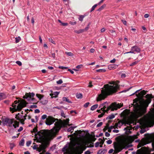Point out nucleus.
<instances>
[{
	"label": "nucleus",
	"instance_id": "f257e3e1",
	"mask_svg": "<svg viewBox=\"0 0 154 154\" xmlns=\"http://www.w3.org/2000/svg\"><path fill=\"white\" fill-rule=\"evenodd\" d=\"M146 97L147 98L146 100L143 99L141 101L134 100L133 114L135 118H137L146 112V108L151 102V98H152L153 97L148 94L146 95Z\"/></svg>",
	"mask_w": 154,
	"mask_h": 154
},
{
	"label": "nucleus",
	"instance_id": "f03ea898",
	"mask_svg": "<svg viewBox=\"0 0 154 154\" xmlns=\"http://www.w3.org/2000/svg\"><path fill=\"white\" fill-rule=\"evenodd\" d=\"M51 130H42L38 131L35 135L34 141L36 142H40L42 143L40 146L39 152L42 151V152H45V149L47 147V144L45 143L47 142L49 137H53L56 135L51 134Z\"/></svg>",
	"mask_w": 154,
	"mask_h": 154
},
{
	"label": "nucleus",
	"instance_id": "7ed1b4c3",
	"mask_svg": "<svg viewBox=\"0 0 154 154\" xmlns=\"http://www.w3.org/2000/svg\"><path fill=\"white\" fill-rule=\"evenodd\" d=\"M109 84L113 85H109V84H106L104 85L103 88L101 90V94H98L97 98V101L104 100L108 95L116 92L117 90L119 88V85L115 84L114 82H110Z\"/></svg>",
	"mask_w": 154,
	"mask_h": 154
},
{
	"label": "nucleus",
	"instance_id": "20e7f679",
	"mask_svg": "<svg viewBox=\"0 0 154 154\" xmlns=\"http://www.w3.org/2000/svg\"><path fill=\"white\" fill-rule=\"evenodd\" d=\"M79 144L76 141H73L69 145H66L63 148V151H66L67 153H72L76 151V154H81L82 151L79 149Z\"/></svg>",
	"mask_w": 154,
	"mask_h": 154
},
{
	"label": "nucleus",
	"instance_id": "39448f33",
	"mask_svg": "<svg viewBox=\"0 0 154 154\" xmlns=\"http://www.w3.org/2000/svg\"><path fill=\"white\" fill-rule=\"evenodd\" d=\"M69 121V119H66L63 122L61 121H57L54 124L55 126L51 130V134L54 135H56L61 127H64L68 125Z\"/></svg>",
	"mask_w": 154,
	"mask_h": 154
},
{
	"label": "nucleus",
	"instance_id": "423d86ee",
	"mask_svg": "<svg viewBox=\"0 0 154 154\" xmlns=\"http://www.w3.org/2000/svg\"><path fill=\"white\" fill-rule=\"evenodd\" d=\"M106 103V102H105L100 104V108L103 106V107L101 108L100 109L102 110L103 111L105 112H108V111L110 110L112 111L116 110L123 106L122 104L117 103L116 102H114L111 103L109 106H107L105 105V104Z\"/></svg>",
	"mask_w": 154,
	"mask_h": 154
},
{
	"label": "nucleus",
	"instance_id": "0eeeda50",
	"mask_svg": "<svg viewBox=\"0 0 154 154\" xmlns=\"http://www.w3.org/2000/svg\"><path fill=\"white\" fill-rule=\"evenodd\" d=\"M14 103H13L12 105L13 108H10V110L12 111V112L17 111H20L22 108L26 106L27 104L26 102L24 100L21 101L17 106L15 104H16L17 103V100L14 101Z\"/></svg>",
	"mask_w": 154,
	"mask_h": 154
},
{
	"label": "nucleus",
	"instance_id": "6e6552de",
	"mask_svg": "<svg viewBox=\"0 0 154 154\" xmlns=\"http://www.w3.org/2000/svg\"><path fill=\"white\" fill-rule=\"evenodd\" d=\"M3 122L5 125L14 128L18 127L19 125V122L14 119L6 118L3 120Z\"/></svg>",
	"mask_w": 154,
	"mask_h": 154
},
{
	"label": "nucleus",
	"instance_id": "1a4fd4ad",
	"mask_svg": "<svg viewBox=\"0 0 154 154\" xmlns=\"http://www.w3.org/2000/svg\"><path fill=\"white\" fill-rule=\"evenodd\" d=\"M58 120L57 119H55L51 116H48L46 118L45 123L48 125H50L53 124L56 120Z\"/></svg>",
	"mask_w": 154,
	"mask_h": 154
},
{
	"label": "nucleus",
	"instance_id": "9d476101",
	"mask_svg": "<svg viewBox=\"0 0 154 154\" xmlns=\"http://www.w3.org/2000/svg\"><path fill=\"white\" fill-rule=\"evenodd\" d=\"M35 95V94L34 93H26L25 95L23 97V98L25 99H26L29 101V102H31L33 98V97Z\"/></svg>",
	"mask_w": 154,
	"mask_h": 154
},
{
	"label": "nucleus",
	"instance_id": "9b49d317",
	"mask_svg": "<svg viewBox=\"0 0 154 154\" xmlns=\"http://www.w3.org/2000/svg\"><path fill=\"white\" fill-rule=\"evenodd\" d=\"M26 116H23L22 115L18 113L17 115H16L15 118L17 120L20 121L21 124H24V122L26 119Z\"/></svg>",
	"mask_w": 154,
	"mask_h": 154
},
{
	"label": "nucleus",
	"instance_id": "f8f14e48",
	"mask_svg": "<svg viewBox=\"0 0 154 154\" xmlns=\"http://www.w3.org/2000/svg\"><path fill=\"white\" fill-rule=\"evenodd\" d=\"M26 116H23L22 115L18 113L17 115H16L15 118L17 120L20 121L21 124H24V122L26 119Z\"/></svg>",
	"mask_w": 154,
	"mask_h": 154
},
{
	"label": "nucleus",
	"instance_id": "ddd939ff",
	"mask_svg": "<svg viewBox=\"0 0 154 154\" xmlns=\"http://www.w3.org/2000/svg\"><path fill=\"white\" fill-rule=\"evenodd\" d=\"M124 124L130 125L129 122L126 120H120L117 123L115 124L116 127L117 128H120L121 126L122 125Z\"/></svg>",
	"mask_w": 154,
	"mask_h": 154
},
{
	"label": "nucleus",
	"instance_id": "4468645a",
	"mask_svg": "<svg viewBox=\"0 0 154 154\" xmlns=\"http://www.w3.org/2000/svg\"><path fill=\"white\" fill-rule=\"evenodd\" d=\"M116 153H117L121 151L123 149L122 145L120 144L116 143L114 145Z\"/></svg>",
	"mask_w": 154,
	"mask_h": 154
},
{
	"label": "nucleus",
	"instance_id": "2eb2a0df",
	"mask_svg": "<svg viewBox=\"0 0 154 154\" xmlns=\"http://www.w3.org/2000/svg\"><path fill=\"white\" fill-rule=\"evenodd\" d=\"M146 94V92L144 91L143 90L141 91L140 93H139L138 94H136V96L139 98H142L143 96Z\"/></svg>",
	"mask_w": 154,
	"mask_h": 154
},
{
	"label": "nucleus",
	"instance_id": "dca6fc26",
	"mask_svg": "<svg viewBox=\"0 0 154 154\" xmlns=\"http://www.w3.org/2000/svg\"><path fill=\"white\" fill-rule=\"evenodd\" d=\"M103 107V106L102 107ZM102 107H101L100 108V107H99V108L100 109L97 110V112H98L101 113L98 116V117L99 118H101V117H102L106 112L107 113L108 112H105V111H103L102 110L100 109Z\"/></svg>",
	"mask_w": 154,
	"mask_h": 154
},
{
	"label": "nucleus",
	"instance_id": "f3484780",
	"mask_svg": "<svg viewBox=\"0 0 154 154\" xmlns=\"http://www.w3.org/2000/svg\"><path fill=\"white\" fill-rule=\"evenodd\" d=\"M131 50L137 52H139L140 51V48L137 46H134L132 47L131 48Z\"/></svg>",
	"mask_w": 154,
	"mask_h": 154
},
{
	"label": "nucleus",
	"instance_id": "a211bd4d",
	"mask_svg": "<svg viewBox=\"0 0 154 154\" xmlns=\"http://www.w3.org/2000/svg\"><path fill=\"white\" fill-rule=\"evenodd\" d=\"M132 129V127L128 126L126 128H125L124 130H126V133L127 134H130L131 133V130Z\"/></svg>",
	"mask_w": 154,
	"mask_h": 154
},
{
	"label": "nucleus",
	"instance_id": "6ab92c4d",
	"mask_svg": "<svg viewBox=\"0 0 154 154\" xmlns=\"http://www.w3.org/2000/svg\"><path fill=\"white\" fill-rule=\"evenodd\" d=\"M131 112L128 109L124 110L122 113V115L125 117H126L128 116Z\"/></svg>",
	"mask_w": 154,
	"mask_h": 154
},
{
	"label": "nucleus",
	"instance_id": "aec40b11",
	"mask_svg": "<svg viewBox=\"0 0 154 154\" xmlns=\"http://www.w3.org/2000/svg\"><path fill=\"white\" fill-rule=\"evenodd\" d=\"M118 65L117 64H112L108 66V69H109L111 70L112 69H114L118 67Z\"/></svg>",
	"mask_w": 154,
	"mask_h": 154
},
{
	"label": "nucleus",
	"instance_id": "412c9836",
	"mask_svg": "<svg viewBox=\"0 0 154 154\" xmlns=\"http://www.w3.org/2000/svg\"><path fill=\"white\" fill-rule=\"evenodd\" d=\"M59 92L57 91L54 92L53 93H51L50 94V95L51 96V98L57 97L58 95L59 94Z\"/></svg>",
	"mask_w": 154,
	"mask_h": 154
},
{
	"label": "nucleus",
	"instance_id": "4be33fe9",
	"mask_svg": "<svg viewBox=\"0 0 154 154\" xmlns=\"http://www.w3.org/2000/svg\"><path fill=\"white\" fill-rule=\"evenodd\" d=\"M6 96L5 94L3 93H0V100H2L6 98Z\"/></svg>",
	"mask_w": 154,
	"mask_h": 154
},
{
	"label": "nucleus",
	"instance_id": "5701e85b",
	"mask_svg": "<svg viewBox=\"0 0 154 154\" xmlns=\"http://www.w3.org/2000/svg\"><path fill=\"white\" fill-rule=\"evenodd\" d=\"M106 152V149H100L98 152V154H104Z\"/></svg>",
	"mask_w": 154,
	"mask_h": 154
},
{
	"label": "nucleus",
	"instance_id": "b1692460",
	"mask_svg": "<svg viewBox=\"0 0 154 154\" xmlns=\"http://www.w3.org/2000/svg\"><path fill=\"white\" fill-rule=\"evenodd\" d=\"M85 31L84 29H80L79 30H75V32L77 34H79Z\"/></svg>",
	"mask_w": 154,
	"mask_h": 154
},
{
	"label": "nucleus",
	"instance_id": "393cba45",
	"mask_svg": "<svg viewBox=\"0 0 154 154\" xmlns=\"http://www.w3.org/2000/svg\"><path fill=\"white\" fill-rule=\"evenodd\" d=\"M98 106V105L97 104H95L92 106L91 108V110H94L96 109Z\"/></svg>",
	"mask_w": 154,
	"mask_h": 154
},
{
	"label": "nucleus",
	"instance_id": "a878e982",
	"mask_svg": "<svg viewBox=\"0 0 154 154\" xmlns=\"http://www.w3.org/2000/svg\"><path fill=\"white\" fill-rule=\"evenodd\" d=\"M62 100L63 101H66L67 102L69 103H72V102L71 101H69V99H68L67 98H66V97H63L62 98Z\"/></svg>",
	"mask_w": 154,
	"mask_h": 154
},
{
	"label": "nucleus",
	"instance_id": "bb28decb",
	"mask_svg": "<svg viewBox=\"0 0 154 154\" xmlns=\"http://www.w3.org/2000/svg\"><path fill=\"white\" fill-rule=\"evenodd\" d=\"M115 117V115L113 114H112L111 115H109L108 117H107L106 118L107 119H112L114 118Z\"/></svg>",
	"mask_w": 154,
	"mask_h": 154
},
{
	"label": "nucleus",
	"instance_id": "cd10ccee",
	"mask_svg": "<svg viewBox=\"0 0 154 154\" xmlns=\"http://www.w3.org/2000/svg\"><path fill=\"white\" fill-rule=\"evenodd\" d=\"M36 96L40 100H41L42 98L44 96L42 95H41L40 94H36Z\"/></svg>",
	"mask_w": 154,
	"mask_h": 154
},
{
	"label": "nucleus",
	"instance_id": "c85d7f7f",
	"mask_svg": "<svg viewBox=\"0 0 154 154\" xmlns=\"http://www.w3.org/2000/svg\"><path fill=\"white\" fill-rule=\"evenodd\" d=\"M139 60H137L136 61L133 63H131L130 65V66H134L136 65L139 62Z\"/></svg>",
	"mask_w": 154,
	"mask_h": 154
},
{
	"label": "nucleus",
	"instance_id": "c756f323",
	"mask_svg": "<svg viewBox=\"0 0 154 154\" xmlns=\"http://www.w3.org/2000/svg\"><path fill=\"white\" fill-rule=\"evenodd\" d=\"M24 139H22L21 140L19 143V145L21 146H23L24 145Z\"/></svg>",
	"mask_w": 154,
	"mask_h": 154
},
{
	"label": "nucleus",
	"instance_id": "7c9ffc66",
	"mask_svg": "<svg viewBox=\"0 0 154 154\" xmlns=\"http://www.w3.org/2000/svg\"><path fill=\"white\" fill-rule=\"evenodd\" d=\"M85 16L82 15H79V20L82 21L83 20V19L85 17Z\"/></svg>",
	"mask_w": 154,
	"mask_h": 154
},
{
	"label": "nucleus",
	"instance_id": "2f4dec72",
	"mask_svg": "<svg viewBox=\"0 0 154 154\" xmlns=\"http://www.w3.org/2000/svg\"><path fill=\"white\" fill-rule=\"evenodd\" d=\"M15 42L16 43H17L19 42L21 40V38L20 37L18 36L17 37H16L15 38Z\"/></svg>",
	"mask_w": 154,
	"mask_h": 154
},
{
	"label": "nucleus",
	"instance_id": "473e14b6",
	"mask_svg": "<svg viewBox=\"0 0 154 154\" xmlns=\"http://www.w3.org/2000/svg\"><path fill=\"white\" fill-rule=\"evenodd\" d=\"M82 94H78L76 95V97L78 99L81 98L82 97Z\"/></svg>",
	"mask_w": 154,
	"mask_h": 154
},
{
	"label": "nucleus",
	"instance_id": "72a5a7b5",
	"mask_svg": "<svg viewBox=\"0 0 154 154\" xmlns=\"http://www.w3.org/2000/svg\"><path fill=\"white\" fill-rule=\"evenodd\" d=\"M136 154H146V153L140 150H138Z\"/></svg>",
	"mask_w": 154,
	"mask_h": 154
},
{
	"label": "nucleus",
	"instance_id": "f704fd0d",
	"mask_svg": "<svg viewBox=\"0 0 154 154\" xmlns=\"http://www.w3.org/2000/svg\"><path fill=\"white\" fill-rule=\"evenodd\" d=\"M96 71L97 72H106V70L105 69H102L97 70Z\"/></svg>",
	"mask_w": 154,
	"mask_h": 154
},
{
	"label": "nucleus",
	"instance_id": "c9c22d12",
	"mask_svg": "<svg viewBox=\"0 0 154 154\" xmlns=\"http://www.w3.org/2000/svg\"><path fill=\"white\" fill-rule=\"evenodd\" d=\"M74 130V128L72 127H71L69 128L68 130L67 131L68 132H72Z\"/></svg>",
	"mask_w": 154,
	"mask_h": 154
},
{
	"label": "nucleus",
	"instance_id": "e433bc0d",
	"mask_svg": "<svg viewBox=\"0 0 154 154\" xmlns=\"http://www.w3.org/2000/svg\"><path fill=\"white\" fill-rule=\"evenodd\" d=\"M90 24H91V23H89L88 24L87 26L85 28V29H84L85 30V31H87L88 29L89 28L90 25Z\"/></svg>",
	"mask_w": 154,
	"mask_h": 154
},
{
	"label": "nucleus",
	"instance_id": "4c0bfd02",
	"mask_svg": "<svg viewBox=\"0 0 154 154\" xmlns=\"http://www.w3.org/2000/svg\"><path fill=\"white\" fill-rule=\"evenodd\" d=\"M106 6V5H102L98 9V11H101V10H103V8H105Z\"/></svg>",
	"mask_w": 154,
	"mask_h": 154
},
{
	"label": "nucleus",
	"instance_id": "58836bf2",
	"mask_svg": "<svg viewBox=\"0 0 154 154\" xmlns=\"http://www.w3.org/2000/svg\"><path fill=\"white\" fill-rule=\"evenodd\" d=\"M65 53L69 56H72L73 55V54L71 52H66Z\"/></svg>",
	"mask_w": 154,
	"mask_h": 154
},
{
	"label": "nucleus",
	"instance_id": "ea45409f",
	"mask_svg": "<svg viewBox=\"0 0 154 154\" xmlns=\"http://www.w3.org/2000/svg\"><path fill=\"white\" fill-rule=\"evenodd\" d=\"M97 5L95 4V5H94L93 6V7H92L91 9V12H92L93 10H94L95 8L97 7Z\"/></svg>",
	"mask_w": 154,
	"mask_h": 154
},
{
	"label": "nucleus",
	"instance_id": "a19ab883",
	"mask_svg": "<svg viewBox=\"0 0 154 154\" xmlns=\"http://www.w3.org/2000/svg\"><path fill=\"white\" fill-rule=\"evenodd\" d=\"M47 116L46 115H43L42 116V119L43 120L45 119H46V118H47Z\"/></svg>",
	"mask_w": 154,
	"mask_h": 154
},
{
	"label": "nucleus",
	"instance_id": "79ce46f5",
	"mask_svg": "<svg viewBox=\"0 0 154 154\" xmlns=\"http://www.w3.org/2000/svg\"><path fill=\"white\" fill-rule=\"evenodd\" d=\"M63 83V81L62 79H60L57 82V83L58 84H60Z\"/></svg>",
	"mask_w": 154,
	"mask_h": 154
},
{
	"label": "nucleus",
	"instance_id": "37998d69",
	"mask_svg": "<svg viewBox=\"0 0 154 154\" xmlns=\"http://www.w3.org/2000/svg\"><path fill=\"white\" fill-rule=\"evenodd\" d=\"M69 23L72 25H74L76 24V22L70 21Z\"/></svg>",
	"mask_w": 154,
	"mask_h": 154
},
{
	"label": "nucleus",
	"instance_id": "c03bdc74",
	"mask_svg": "<svg viewBox=\"0 0 154 154\" xmlns=\"http://www.w3.org/2000/svg\"><path fill=\"white\" fill-rule=\"evenodd\" d=\"M33 149H37V150L38 151L39 150V148L37 147V146H33Z\"/></svg>",
	"mask_w": 154,
	"mask_h": 154
},
{
	"label": "nucleus",
	"instance_id": "a18cd8bd",
	"mask_svg": "<svg viewBox=\"0 0 154 154\" xmlns=\"http://www.w3.org/2000/svg\"><path fill=\"white\" fill-rule=\"evenodd\" d=\"M48 40L49 42H51L52 43L54 44H55L54 43V42L53 41V40L51 38H49Z\"/></svg>",
	"mask_w": 154,
	"mask_h": 154
},
{
	"label": "nucleus",
	"instance_id": "49530a36",
	"mask_svg": "<svg viewBox=\"0 0 154 154\" xmlns=\"http://www.w3.org/2000/svg\"><path fill=\"white\" fill-rule=\"evenodd\" d=\"M61 25L63 26H67L68 25V23H62L61 24Z\"/></svg>",
	"mask_w": 154,
	"mask_h": 154
},
{
	"label": "nucleus",
	"instance_id": "de8ad7c7",
	"mask_svg": "<svg viewBox=\"0 0 154 154\" xmlns=\"http://www.w3.org/2000/svg\"><path fill=\"white\" fill-rule=\"evenodd\" d=\"M59 68H60V69H66L67 68H68L67 67H64V66H59Z\"/></svg>",
	"mask_w": 154,
	"mask_h": 154
},
{
	"label": "nucleus",
	"instance_id": "09e8293b",
	"mask_svg": "<svg viewBox=\"0 0 154 154\" xmlns=\"http://www.w3.org/2000/svg\"><path fill=\"white\" fill-rule=\"evenodd\" d=\"M37 128H34L33 129L32 131V132H34V133H35L36 132H37Z\"/></svg>",
	"mask_w": 154,
	"mask_h": 154
},
{
	"label": "nucleus",
	"instance_id": "8fccbe9b",
	"mask_svg": "<svg viewBox=\"0 0 154 154\" xmlns=\"http://www.w3.org/2000/svg\"><path fill=\"white\" fill-rule=\"evenodd\" d=\"M105 128H106V129H108V131L109 132H111L112 129L109 128V126L108 125H107L106 127Z\"/></svg>",
	"mask_w": 154,
	"mask_h": 154
},
{
	"label": "nucleus",
	"instance_id": "3c124183",
	"mask_svg": "<svg viewBox=\"0 0 154 154\" xmlns=\"http://www.w3.org/2000/svg\"><path fill=\"white\" fill-rule=\"evenodd\" d=\"M103 124L102 122H100L97 125V127H100Z\"/></svg>",
	"mask_w": 154,
	"mask_h": 154
},
{
	"label": "nucleus",
	"instance_id": "603ef678",
	"mask_svg": "<svg viewBox=\"0 0 154 154\" xmlns=\"http://www.w3.org/2000/svg\"><path fill=\"white\" fill-rule=\"evenodd\" d=\"M128 53L134 54V51H132L131 50V51H130L129 52H126L124 53V54H128Z\"/></svg>",
	"mask_w": 154,
	"mask_h": 154
},
{
	"label": "nucleus",
	"instance_id": "864d4df0",
	"mask_svg": "<svg viewBox=\"0 0 154 154\" xmlns=\"http://www.w3.org/2000/svg\"><path fill=\"white\" fill-rule=\"evenodd\" d=\"M16 63L19 66H21L22 65V63L20 61H17L16 62Z\"/></svg>",
	"mask_w": 154,
	"mask_h": 154
},
{
	"label": "nucleus",
	"instance_id": "5fc2aeb1",
	"mask_svg": "<svg viewBox=\"0 0 154 154\" xmlns=\"http://www.w3.org/2000/svg\"><path fill=\"white\" fill-rule=\"evenodd\" d=\"M82 65H79L77 66H76V68L77 69H79L82 68Z\"/></svg>",
	"mask_w": 154,
	"mask_h": 154
},
{
	"label": "nucleus",
	"instance_id": "6e6d98bb",
	"mask_svg": "<svg viewBox=\"0 0 154 154\" xmlns=\"http://www.w3.org/2000/svg\"><path fill=\"white\" fill-rule=\"evenodd\" d=\"M89 102L86 103L84 105V106L85 108L87 107L89 105Z\"/></svg>",
	"mask_w": 154,
	"mask_h": 154
},
{
	"label": "nucleus",
	"instance_id": "4d7b16f0",
	"mask_svg": "<svg viewBox=\"0 0 154 154\" xmlns=\"http://www.w3.org/2000/svg\"><path fill=\"white\" fill-rule=\"evenodd\" d=\"M106 142L108 144H110L112 143V141L110 140H109L107 141Z\"/></svg>",
	"mask_w": 154,
	"mask_h": 154
},
{
	"label": "nucleus",
	"instance_id": "13d9d810",
	"mask_svg": "<svg viewBox=\"0 0 154 154\" xmlns=\"http://www.w3.org/2000/svg\"><path fill=\"white\" fill-rule=\"evenodd\" d=\"M31 141H27L26 143V145L27 146H29L31 144Z\"/></svg>",
	"mask_w": 154,
	"mask_h": 154
},
{
	"label": "nucleus",
	"instance_id": "bf43d9fd",
	"mask_svg": "<svg viewBox=\"0 0 154 154\" xmlns=\"http://www.w3.org/2000/svg\"><path fill=\"white\" fill-rule=\"evenodd\" d=\"M23 128L22 127H20L19 129L17 130L18 132H20L23 130Z\"/></svg>",
	"mask_w": 154,
	"mask_h": 154
},
{
	"label": "nucleus",
	"instance_id": "052dcab7",
	"mask_svg": "<svg viewBox=\"0 0 154 154\" xmlns=\"http://www.w3.org/2000/svg\"><path fill=\"white\" fill-rule=\"evenodd\" d=\"M100 145V143L99 142H96L95 144V146L96 147H98Z\"/></svg>",
	"mask_w": 154,
	"mask_h": 154
},
{
	"label": "nucleus",
	"instance_id": "680f3d73",
	"mask_svg": "<svg viewBox=\"0 0 154 154\" xmlns=\"http://www.w3.org/2000/svg\"><path fill=\"white\" fill-rule=\"evenodd\" d=\"M109 128L111 129H112L113 128H116V126H115V125L114 126H111L110 127H109Z\"/></svg>",
	"mask_w": 154,
	"mask_h": 154
},
{
	"label": "nucleus",
	"instance_id": "e2e57ef3",
	"mask_svg": "<svg viewBox=\"0 0 154 154\" xmlns=\"http://www.w3.org/2000/svg\"><path fill=\"white\" fill-rule=\"evenodd\" d=\"M113 151L114 150L113 149H111L109 151L108 153L109 154L113 152Z\"/></svg>",
	"mask_w": 154,
	"mask_h": 154
},
{
	"label": "nucleus",
	"instance_id": "0e129e2a",
	"mask_svg": "<svg viewBox=\"0 0 154 154\" xmlns=\"http://www.w3.org/2000/svg\"><path fill=\"white\" fill-rule=\"evenodd\" d=\"M105 135L107 137H108L110 136V134L108 132H106L105 133Z\"/></svg>",
	"mask_w": 154,
	"mask_h": 154
},
{
	"label": "nucleus",
	"instance_id": "69168bd1",
	"mask_svg": "<svg viewBox=\"0 0 154 154\" xmlns=\"http://www.w3.org/2000/svg\"><path fill=\"white\" fill-rule=\"evenodd\" d=\"M116 60L115 59H113L110 61V63H114L116 62Z\"/></svg>",
	"mask_w": 154,
	"mask_h": 154
},
{
	"label": "nucleus",
	"instance_id": "338daca9",
	"mask_svg": "<svg viewBox=\"0 0 154 154\" xmlns=\"http://www.w3.org/2000/svg\"><path fill=\"white\" fill-rule=\"evenodd\" d=\"M149 16V15L148 14H146L144 15V17L145 18H148Z\"/></svg>",
	"mask_w": 154,
	"mask_h": 154
},
{
	"label": "nucleus",
	"instance_id": "774afa93",
	"mask_svg": "<svg viewBox=\"0 0 154 154\" xmlns=\"http://www.w3.org/2000/svg\"><path fill=\"white\" fill-rule=\"evenodd\" d=\"M90 51L91 53H93L95 51V50L93 48H91L90 49Z\"/></svg>",
	"mask_w": 154,
	"mask_h": 154
}]
</instances>
